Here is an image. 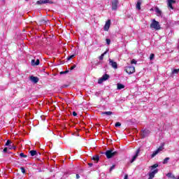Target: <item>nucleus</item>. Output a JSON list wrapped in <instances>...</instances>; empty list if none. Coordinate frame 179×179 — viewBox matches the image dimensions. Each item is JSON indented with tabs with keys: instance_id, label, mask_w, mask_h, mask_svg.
Instances as JSON below:
<instances>
[{
	"instance_id": "nucleus-1",
	"label": "nucleus",
	"mask_w": 179,
	"mask_h": 179,
	"mask_svg": "<svg viewBox=\"0 0 179 179\" xmlns=\"http://www.w3.org/2000/svg\"><path fill=\"white\" fill-rule=\"evenodd\" d=\"M150 29H154V30H160L162 27H160V24L159 22L156 21V20H152V23L150 24Z\"/></svg>"
},
{
	"instance_id": "nucleus-2",
	"label": "nucleus",
	"mask_w": 179,
	"mask_h": 179,
	"mask_svg": "<svg viewBox=\"0 0 179 179\" xmlns=\"http://www.w3.org/2000/svg\"><path fill=\"white\" fill-rule=\"evenodd\" d=\"M164 149V143H162L159 148H157V150L154 151L152 154L151 155V159H153V157H155L157 155H159L160 152H162V150Z\"/></svg>"
},
{
	"instance_id": "nucleus-3",
	"label": "nucleus",
	"mask_w": 179,
	"mask_h": 179,
	"mask_svg": "<svg viewBox=\"0 0 179 179\" xmlns=\"http://www.w3.org/2000/svg\"><path fill=\"white\" fill-rule=\"evenodd\" d=\"M118 152L117 151H114V150H109L105 152V155L107 159H111V157H114V156H115V155Z\"/></svg>"
},
{
	"instance_id": "nucleus-4",
	"label": "nucleus",
	"mask_w": 179,
	"mask_h": 179,
	"mask_svg": "<svg viewBox=\"0 0 179 179\" xmlns=\"http://www.w3.org/2000/svg\"><path fill=\"white\" fill-rule=\"evenodd\" d=\"M110 3L112 10H117L118 9V6L120 5V0H111Z\"/></svg>"
},
{
	"instance_id": "nucleus-5",
	"label": "nucleus",
	"mask_w": 179,
	"mask_h": 179,
	"mask_svg": "<svg viewBox=\"0 0 179 179\" xmlns=\"http://www.w3.org/2000/svg\"><path fill=\"white\" fill-rule=\"evenodd\" d=\"M124 71L129 75H132L135 72V67L134 66H129L125 67Z\"/></svg>"
},
{
	"instance_id": "nucleus-6",
	"label": "nucleus",
	"mask_w": 179,
	"mask_h": 179,
	"mask_svg": "<svg viewBox=\"0 0 179 179\" xmlns=\"http://www.w3.org/2000/svg\"><path fill=\"white\" fill-rule=\"evenodd\" d=\"M109 65H110L113 69H117V68H118V64L117 62H113V60L111 59H109Z\"/></svg>"
},
{
	"instance_id": "nucleus-7",
	"label": "nucleus",
	"mask_w": 179,
	"mask_h": 179,
	"mask_svg": "<svg viewBox=\"0 0 179 179\" xmlns=\"http://www.w3.org/2000/svg\"><path fill=\"white\" fill-rule=\"evenodd\" d=\"M141 152V149H138L136 151V154L133 156L131 160V163H134V162H135L136 160V159L138 158V156H139V153Z\"/></svg>"
},
{
	"instance_id": "nucleus-8",
	"label": "nucleus",
	"mask_w": 179,
	"mask_h": 179,
	"mask_svg": "<svg viewBox=\"0 0 179 179\" xmlns=\"http://www.w3.org/2000/svg\"><path fill=\"white\" fill-rule=\"evenodd\" d=\"M150 134V131L149 129H144L142 131L141 133V137L142 138H146V136H149V134Z\"/></svg>"
},
{
	"instance_id": "nucleus-9",
	"label": "nucleus",
	"mask_w": 179,
	"mask_h": 179,
	"mask_svg": "<svg viewBox=\"0 0 179 179\" xmlns=\"http://www.w3.org/2000/svg\"><path fill=\"white\" fill-rule=\"evenodd\" d=\"M110 24H111V20H108L103 27V30L105 31H108V29H110Z\"/></svg>"
},
{
	"instance_id": "nucleus-10",
	"label": "nucleus",
	"mask_w": 179,
	"mask_h": 179,
	"mask_svg": "<svg viewBox=\"0 0 179 179\" xmlns=\"http://www.w3.org/2000/svg\"><path fill=\"white\" fill-rule=\"evenodd\" d=\"M31 64L32 66H37V65H40V59H37L36 61V59H32Z\"/></svg>"
},
{
	"instance_id": "nucleus-11",
	"label": "nucleus",
	"mask_w": 179,
	"mask_h": 179,
	"mask_svg": "<svg viewBox=\"0 0 179 179\" xmlns=\"http://www.w3.org/2000/svg\"><path fill=\"white\" fill-rule=\"evenodd\" d=\"M155 12L157 13V16H159L160 17H163V13L161 11L159 8L157 7L155 8Z\"/></svg>"
},
{
	"instance_id": "nucleus-12",
	"label": "nucleus",
	"mask_w": 179,
	"mask_h": 179,
	"mask_svg": "<svg viewBox=\"0 0 179 179\" xmlns=\"http://www.w3.org/2000/svg\"><path fill=\"white\" fill-rule=\"evenodd\" d=\"M29 80H31V82H32L33 83H38V78L36 76H31L29 77Z\"/></svg>"
},
{
	"instance_id": "nucleus-13",
	"label": "nucleus",
	"mask_w": 179,
	"mask_h": 179,
	"mask_svg": "<svg viewBox=\"0 0 179 179\" xmlns=\"http://www.w3.org/2000/svg\"><path fill=\"white\" fill-rule=\"evenodd\" d=\"M176 1L174 0H168V6L169 8H171V9H174V8H173V3H175Z\"/></svg>"
},
{
	"instance_id": "nucleus-14",
	"label": "nucleus",
	"mask_w": 179,
	"mask_h": 179,
	"mask_svg": "<svg viewBox=\"0 0 179 179\" xmlns=\"http://www.w3.org/2000/svg\"><path fill=\"white\" fill-rule=\"evenodd\" d=\"M178 72H179V69H172L171 73V76H174V75H178Z\"/></svg>"
},
{
	"instance_id": "nucleus-15",
	"label": "nucleus",
	"mask_w": 179,
	"mask_h": 179,
	"mask_svg": "<svg viewBox=\"0 0 179 179\" xmlns=\"http://www.w3.org/2000/svg\"><path fill=\"white\" fill-rule=\"evenodd\" d=\"M142 5V0H138L137 3L136 5V9L138 10H141V6Z\"/></svg>"
},
{
	"instance_id": "nucleus-16",
	"label": "nucleus",
	"mask_w": 179,
	"mask_h": 179,
	"mask_svg": "<svg viewBox=\"0 0 179 179\" xmlns=\"http://www.w3.org/2000/svg\"><path fill=\"white\" fill-rule=\"evenodd\" d=\"M108 52V50L105 51L101 56H99V59H100V61H103V59H104V55H106V54H107Z\"/></svg>"
},
{
	"instance_id": "nucleus-17",
	"label": "nucleus",
	"mask_w": 179,
	"mask_h": 179,
	"mask_svg": "<svg viewBox=\"0 0 179 179\" xmlns=\"http://www.w3.org/2000/svg\"><path fill=\"white\" fill-rule=\"evenodd\" d=\"M125 87V85L121 84V83H117V89L118 90H121V89H124Z\"/></svg>"
},
{
	"instance_id": "nucleus-18",
	"label": "nucleus",
	"mask_w": 179,
	"mask_h": 179,
	"mask_svg": "<svg viewBox=\"0 0 179 179\" xmlns=\"http://www.w3.org/2000/svg\"><path fill=\"white\" fill-rule=\"evenodd\" d=\"M92 160H94V162H96V163L100 160V157L99 155H95L92 157Z\"/></svg>"
},
{
	"instance_id": "nucleus-19",
	"label": "nucleus",
	"mask_w": 179,
	"mask_h": 179,
	"mask_svg": "<svg viewBox=\"0 0 179 179\" xmlns=\"http://www.w3.org/2000/svg\"><path fill=\"white\" fill-rule=\"evenodd\" d=\"M108 78H110V76H108V74H105L102 76V78L105 80H108Z\"/></svg>"
},
{
	"instance_id": "nucleus-20",
	"label": "nucleus",
	"mask_w": 179,
	"mask_h": 179,
	"mask_svg": "<svg viewBox=\"0 0 179 179\" xmlns=\"http://www.w3.org/2000/svg\"><path fill=\"white\" fill-rule=\"evenodd\" d=\"M102 114L105 115H112L113 112H111V111L102 112Z\"/></svg>"
},
{
	"instance_id": "nucleus-21",
	"label": "nucleus",
	"mask_w": 179,
	"mask_h": 179,
	"mask_svg": "<svg viewBox=\"0 0 179 179\" xmlns=\"http://www.w3.org/2000/svg\"><path fill=\"white\" fill-rule=\"evenodd\" d=\"M29 153H30L31 156H36V155H37V151H36V150H31L29 152Z\"/></svg>"
},
{
	"instance_id": "nucleus-22",
	"label": "nucleus",
	"mask_w": 179,
	"mask_h": 179,
	"mask_svg": "<svg viewBox=\"0 0 179 179\" xmlns=\"http://www.w3.org/2000/svg\"><path fill=\"white\" fill-rule=\"evenodd\" d=\"M170 160V157H166L164 159V162H163V164H167V163H169V161Z\"/></svg>"
},
{
	"instance_id": "nucleus-23",
	"label": "nucleus",
	"mask_w": 179,
	"mask_h": 179,
	"mask_svg": "<svg viewBox=\"0 0 179 179\" xmlns=\"http://www.w3.org/2000/svg\"><path fill=\"white\" fill-rule=\"evenodd\" d=\"M157 167H159V164H155L151 166V170H155V169H157Z\"/></svg>"
},
{
	"instance_id": "nucleus-24",
	"label": "nucleus",
	"mask_w": 179,
	"mask_h": 179,
	"mask_svg": "<svg viewBox=\"0 0 179 179\" xmlns=\"http://www.w3.org/2000/svg\"><path fill=\"white\" fill-rule=\"evenodd\" d=\"M43 3H52V1L50 0H43Z\"/></svg>"
},
{
	"instance_id": "nucleus-25",
	"label": "nucleus",
	"mask_w": 179,
	"mask_h": 179,
	"mask_svg": "<svg viewBox=\"0 0 179 179\" xmlns=\"http://www.w3.org/2000/svg\"><path fill=\"white\" fill-rule=\"evenodd\" d=\"M103 82H104V80L101 77V78L99 79L98 83H99V85H101V83H103Z\"/></svg>"
},
{
	"instance_id": "nucleus-26",
	"label": "nucleus",
	"mask_w": 179,
	"mask_h": 179,
	"mask_svg": "<svg viewBox=\"0 0 179 179\" xmlns=\"http://www.w3.org/2000/svg\"><path fill=\"white\" fill-rule=\"evenodd\" d=\"M106 44H108V45H110V44L111 43V40L110 38H106Z\"/></svg>"
},
{
	"instance_id": "nucleus-27",
	"label": "nucleus",
	"mask_w": 179,
	"mask_h": 179,
	"mask_svg": "<svg viewBox=\"0 0 179 179\" xmlns=\"http://www.w3.org/2000/svg\"><path fill=\"white\" fill-rule=\"evenodd\" d=\"M150 61H152V59H155V54L152 53L150 55Z\"/></svg>"
},
{
	"instance_id": "nucleus-28",
	"label": "nucleus",
	"mask_w": 179,
	"mask_h": 179,
	"mask_svg": "<svg viewBox=\"0 0 179 179\" xmlns=\"http://www.w3.org/2000/svg\"><path fill=\"white\" fill-rule=\"evenodd\" d=\"M20 156L21 157L24 158V159H26V157H27V155H24L23 152L20 153Z\"/></svg>"
},
{
	"instance_id": "nucleus-29",
	"label": "nucleus",
	"mask_w": 179,
	"mask_h": 179,
	"mask_svg": "<svg viewBox=\"0 0 179 179\" xmlns=\"http://www.w3.org/2000/svg\"><path fill=\"white\" fill-rule=\"evenodd\" d=\"M73 57H75V55H72L68 57H67L68 61H70V59H72V58H73Z\"/></svg>"
},
{
	"instance_id": "nucleus-30",
	"label": "nucleus",
	"mask_w": 179,
	"mask_h": 179,
	"mask_svg": "<svg viewBox=\"0 0 179 179\" xmlns=\"http://www.w3.org/2000/svg\"><path fill=\"white\" fill-rule=\"evenodd\" d=\"M20 170H21L22 173H23V174H24V173H26V169H24V168L21 167Z\"/></svg>"
},
{
	"instance_id": "nucleus-31",
	"label": "nucleus",
	"mask_w": 179,
	"mask_h": 179,
	"mask_svg": "<svg viewBox=\"0 0 179 179\" xmlns=\"http://www.w3.org/2000/svg\"><path fill=\"white\" fill-rule=\"evenodd\" d=\"M115 127H121V123L120 122H116Z\"/></svg>"
},
{
	"instance_id": "nucleus-32",
	"label": "nucleus",
	"mask_w": 179,
	"mask_h": 179,
	"mask_svg": "<svg viewBox=\"0 0 179 179\" xmlns=\"http://www.w3.org/2000/svg\"><path fill=\"white\" fill-rule=\"evenodd\" d=\"M10 141L8 140L6 143V146H9L10 145Z\"/></svg>"
},
{
	"instance_id": "nucleus-33",
	"label": "nucleus",
	"mask_w": 179,
	"mask_h": 179,
	"mask_svg": "<svg viewBox=\"0 0 179 179\" xmlns=\"http://www.w3.org/2000/svg\"><path fill=\"white\" fill-rule=\"evenodd\" d=\"M115 169V165H113L110 169V172L113 171Z\"/></svg>"
},
{
	"instance_id": "nucleus-34",
	"label": "nucleus",
	"mask_w": 179,
	"mask_h": 179,
	"mask_svg": "<svg viewBox=\"0 0 179 179\" xmlns=\"http://www.w3.org/2000/svg\"><path fill=\"white\" fill-rule=\"evenodd\" d=\"M36 3H37L38 5H42V3H43V0L38 1L36 2Z\"/></svg>"
},
{
	"instance_id": "nucleus-35",
	"label": "nucleus",
	"mask_w": 179,
	"mask_h": 179,
	"mask_svg": "<svg viewBox=\"0 0 179 179\" xmlns=\"http://www.w3.org/2000/svg\"><path fill=\"white\" fill-rule=\"evenodd\" d=\"M69 71H62L60 73L61 75L64 74V73H68Z\"/></svg>"
},
{
	"instance_id": "nucleus-36",
	"label": "nucleus",
	"mask_w": 179,
	"mask_h": 179,
	"mask_svg": "<svg viewBox=\"0 0 179 179\" xmlns=\"http://www.w3.org/2000/svg\"><path fill=\"white\" fill-rule=\"evenodd\" d=\"M4 153H6L8 152V148H5L3 150Z\"/></svg>"
},
{
	"instance_id": "nucleus-37",
	"label": "nucleus",
	"mask_w": 179,
	"mask_h": 179,
	"mask_svg": "<svg viewBox=\"0 0 179 179\" xmlns=\"http://www.w3.org/2000/svg\"><path fill=\"white\" fill-rule=\"evenodd\" d=\"M131 64H136V61L135 59H132Z\"/></svg>"
},
{
	"instance_id": "nucleus-38",
	"label": "nucleus",
	"mask_w": 179,
	"mask_h": 179,
	"mask_svg": "<svg viewBox=\"0 0 179 179\" xmlns=\"http://www.w3.org/2000/svg\"><path fill=\"white\" fill-rule=\"evenodd\" d=\"M75 68H76V65L71 66L70 69H71V71H73V69H75Z\"/></svg>"
},
{
	"instance_id": "nucleus-39",
	"label": "nucleus",
	"mask_w": 179,
	"mask_h": 179,
	"mask_svg": "<svg viewBox=\"0 0 179 179\" xmlns=\"http://www.w3.org/2000/svg\"><path fill=\"white\" fill-rule=\"evenodd\" d=\"M73 117H76V115H78V113H76V112H73Z\"/></svg>"
},
{
	"instance_id": "nucleus-40",
	"label": "nucleus",
	"mask_w": 179,
	"mask_h": 179,
	"mask_svg": "<svg viewBox=\"0 0 179 179\" xmlns=\"http://www.w3.org/2000/svg\"><path fill=\"white\" fill-rule=\"evenodd\" d=\"M167 177H171V173H167Z\"/></svg>"
},
{
	"instance_id": "nucleus-41",
	"label": "nucleus",
	"mask_w": 179,
	"mask_h": 179,
	"mask_svg": "<svg viewBox=\"0 0 179 179\" xmlns=\"http://www.w3.org/2000/svg\"><path fill=\"white\" fill-rule=\"evenodd\" d=\"M76 178H77V179L80 178V176H79V174H76Z\"/></svg>"
},
{
	"instance_id": "nucleus-42",
	"label": "nucleus",
	"mask_w": 179,
	"mask_h": 179,
	"mask_svg": "<svg viewBox=\"0 0 179 179\" xmlns=\"http://www.w3.org/2000/svg\"><path fill=\"white\" fill-rule=\"evenodd\" d=\"M88 166H90V167H92V166H93V164L92 163H89Z\"/></svg>"
},
{
	"instance_id": "nucleus-43",
	"label": "nucleus",
	"mask_w": 179,
	"mask_h": 179,
	"mask_svg": "<svg viewBox=\"0 0 179 179\" xmlns=\"http://www.w3.org/2000/svg\"><path fill=\"white\" fill-rule=\"evenodd\" d=\"M124 179H128V176H127V175H125Z\"/></svg>"
},
{
	"instance_id": "nucleus-44",
	"label": "nucleus",
	"mask_w": 179,
	"mask_h": 179,
	"mask_svg": "<svg viewBox=\"0 0 179 179\" xmlns=\"http://www.w3.org/2000/svg\"><path fill=\"white\" fill-rule=\"evenodd\" d=\"M10 149H15V147H11V145H10Z\"/></svg>"
},
{
	"instance_id": "nucleus-45",
	"label": "nucleus",
	"mask_w": 179,
	"mask_h": 179,
	"mask_svg": "<svg viewBox=\"0 0 179 179\" xmlns=\"http://www.w3.org/2000/svg\"><path fill=\"white\" fill-rule=\"evenodd\" d=\"M26 1H29V0H26Z\"/></svg>"
}]
</instances>
